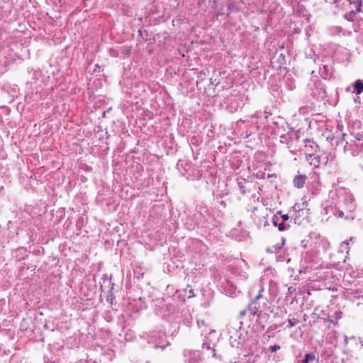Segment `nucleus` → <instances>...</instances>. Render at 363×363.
Segmentation results:
<instances>
[{
  "mask_svg": "<svg viewBox=\"0 0 363 363\" xmlns=\"http://www.w3.org/2000/svg\"><path fill=\"white\" fill-rule=\"evenodd\" d=\"M306 179L307 177L306 175H296L294 179L293 182L294 186L298 189L303 188L305 184Z\"/></svg>",
  "mask_w": 363,
  "mask_h": 363,
  "instance_id": "f257e3e1",
  "label": "nucleus"
},
{
  "mask_svg": "<svg viewBox=\"0 0 363 363\" xmlns=\"http://www.w3.org/2000/svg\"><path fill=\"white\" fill-rule=\"evenodd\" d=\"M306 159L311 164H313L315 167H318L319 166L320 161L318 157L315 155L307 154Z\"/></svg>",
  "mask_w": 363,
  "mask_h": 363,
  "instance_id": "f03ea898",
  "label": "nucleus"
},
{
  "mask_svg": "<svg viewBox=\"0 0 363 363\" xmlns=\"http://www.w3.org/2000/svg\"><path fill=\"white\" fill-rule=\"evenodd\" d=\"M354 91L359 94L363 92V82L362 80L358 79L355 82L354 85Z\"/></svg>",
  "mask_w": 363,
  "mask_h": 363,
  "instance_id": "7ed1b4c3",
  "label": "nucleus"
},
{
  "mask_svg": "<svg viewBox=\"0 0 363 363\" xmlns=\"http://www.w3.org/2000/svg\"><path fill=\"white\" fill-rule=\"evenodd\" d=\"M306 361H313L315 359V355L313 353H308L305 355Z\"/></svg>",
  "mask_w": 363,
  "mask_h": 363,
  "instance_id": "20e7f679",
  "label": "nucleus"
},
{
  "mask_svg": "<svg viewBox=\"0 0 363 363\" xmlns=\"http://www.w3.org/2000/svg\"><path fill=\"white\" fill-rule=\"evenodd\" d=\"M188 290V297L189 298H191V297H194L195 295H194V290L192 289H191V287L189 286H187V288L185 289L186 291H187Z\"/></svg>",
  "mask_w": 363,
  "mask_h": 363,
  "instance_id": "39448f33",
  "label": "nucleus"
},
{
  "mask_svg": "<svg viewBox=\"0 0 363 363\" xmlns=\"http://www.w3.org/2000/svg\"><path fill=\"white\" fill-rule=\"evenodd\" d=\"M298 322V320L296 318L289 319V328L294 326Z\"/></svg>",
  "mask_w": 363,
  "mask_h": 363,
  "instance_id": "423d86ee",
  "label": "nucleus"
},
{
  "mask_svg": "<svg viewBox=\"0 0 363 363\" xmlns=\"http://www.w3.org/2000/svg\"><path fill=\"white\" fill-rule=\"evenodd\" d=\"M279 349H280V346L279 345H277L270 347V350L272 352H275L277 350H279Z\"/></svg>",
  "mask_w": 363,
  "mask_h": 363,
  "instance_id": "0eeeda50",
  "label": "nucleus"
},
{
  "mask_svg": "<svg viewBox=\"0 0 363 363\" xmlns=\"http://www.w3.org/2000/svg\"><path fill=\"white\" fill-rule=\"evenodd\" d=\"M263 291V289H260L259 291V294L258 295L256 296V297L255 298V300L254 301H256L257 300H259L261 297H262V292Z\"/></svg>",
  "mask_w": 363,
  "mask_h": 363,
  "instance_id": "6e6552de",
  "label": "nucleus"
},
{
  "mask_svg": "<svg viewBox=\"0 0 363 363\" xmlns=\"http://www.w3.org/2000/svg\"><path fill=\"white\" fill-rule=\"evenodd\" d=\"M284 223L280 224L279 226V230L281 231V230H284Z\"/></svg>",
  "mask_w": 363,
  "mask_h": 363,
  "instance_id": "1a4fd4ad",
  "label": "nucleus"
},
{
  "mask_svg": "<svg viewBox=\"0 0 363 363\" xmlns=\"http://www.w3.org/2000/svg\"><path fill=\"white\" fill-rule=\"evenodd\" d=\"M306 142L310 144L311 147H313L311 144L314 145V143L311 142L310 140H306Z\"/></svg>",
  "mask_w": 363,
  "mask_h": 363,
  "instance_id": "9d476101",
  "label": "nucleus"
},
{
  "mask_svg": "<svg viewBox=\"0 0 363 363\" xmlns=\"http://www.w3.org/2000/svg\"><path fill=\"white\" fill-rule=\"evenodd\" d=\"M309 362L308 361H306V359L304 358L303 360H302V363H308Z\"/></svg>",
  "mask_w": 363,
  "mask_h": 363,
  "instance_id": "9b49d317",
  "label": "nucleus"
},
{
  "mask_svg": "<svg viewBox=\"0 0 363 363\" xmlns=\"http://www.w3.org/2000/svg\"><path fill=\"white\" fill-rule=\"evenodd\" d=\"M160 347H161L162 349H164V348L166 347V345H162V346H160Z\"/></svg>",
  "mask_w": 363,
  "mask_h": 363,
  "instance_id": "f8f14e48",
  "label": "nucleus"
}]
</instances>
